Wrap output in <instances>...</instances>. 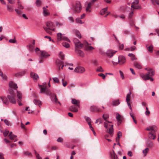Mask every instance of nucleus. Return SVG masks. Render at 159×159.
I'll list each match as a JSON object with an SVG mask.
<instances>
[{"mask_svg": "<svg viewBox=\"0 0 159 159\" xmlns=\"http://www.w3.org/2000/svg\"><path fill=\"white\" fill-rule=\"evenodd\" d=\"M86 120L87 122L88 123V125H91V120L90 118L89 117H87L86 118Z\"/></svg>", "mask_w": 159, "mask_h": 159, "instance_id": "nucleus-51", "label": "nucleus"}, {"mask_svg": "<svg viewBox=\"0 0 159 159\" xmlns=\"http://www.w3.org/2000/svg\"><path fill=\"white\" fill-rule=\"evenodd\" d=\"M46 26L47 27H44L43 28L45 31L48 34H50L52 33L51 31H54V25L53 23L50 21H48L47 23Z\"/></svg>", "mask_w": 159, "mask_h": 159, "instance_id": "nucleus-2", "label": "nucleus"}, {"mask_svg": "<svg viewBox=\"0 0 159 159\" xmlns=\"http://www.w3.org/2000/svg\"><path fill=\"white\" fill-rule=\"evenodd\" d=\"M9 133V131L5 130L4 132H3V134L5 137H6L8 134Z\"/></svg>", "mask_w": 159, "mask_h": 159, "instance_id": "nucleus-59", "label": "nucleus"}, {"mask_svg": "<svg viewBox=\"0 0 159 159\" xmlns=\"http://www.w3.org/2000/svg\"><path fill=\"white\" fill-rule=\"evenodd\" d=\"M71 102L72 104L75 105L76 107H80V101L79 100H76L75 99H73L72 100Z\"/></svg>", "mask_w": 159, "mask_h": 159, "instance_id": "nucleus-16", "label": "nucleus"}, {"mask_svg": "<svg viewBox=\"0 0 159 159\" xmlns=\"http://www.w3.org/2000/svg\"><path fill=\"white\" fill-rule=\"evenodd\" d=\"M107 7L103 8L100 11V14L102 15H104L107 11Z\"/></svg>", "mask_w": 159, "mask_h": 159, "instance_id": "nucleus-35", "label": "nucleus"}, {"mask_svg": "<svg viewBox=\"0 0 159 159\" xmlns=\"http://www.w3.org/2000/svg\"><path fill=\"white\" fill-rule=\"evenodd\" d=\"M120 103V101L119 100H116L114 101L113 102V103L112 105L113 106H116L118 105Z\"/></svg>", "mask_w": 159, "mask_h": 159, "instance_id": "nucleus-33", "label": "nucleus"}, {"mask_svg": "<svg viewBox=\"0 0 159 159\" xmlns=\"http://www.w3.org/2000/svg\"><path fill=\"white\" fill-rule=\"evenodd\" d=\"M27 46L30 51H32L33 50V46L32 44H30L29 45H27Z\"/></svg>", "mask_w": 159, "mask_h": 159, "instance_id": "nucleus-42", "label": "nucleus"}, {"mask_svg": "<svg viewBox=\"0 0 159 159\" xmlns=\"http://www.w3.org/2000/svg\"><path fill=\"white\" fill-rule=\"evenodd\" d=\"M40 89V93H45L48 95L52 96L51 95V92L48 89L47 87H40L39 88Z\"/></svg>", "mask_w": 159, "mask_h": 159, "instance_id": "nucleus-6", "label": "nucleus"}, {"mask_svg": "<svg viewBox=\"0 0 159 159\" xmlns=\"http://www.w3.org/2000/svg\"><path fill=\"white\" fill-rule=\"evenodd\" d=\"M149 73V76L151 77L155 75V71H152L151 72H148L146 74H148Z\"/></svg>", "mask_w": 159, "mask_h": 159, "instance_id": "nucleus-43", "label": "nucleus"}, {"mask_svg": "<svg viewBox=\"0 0 159 159\" xmlns=\"http://www.w3.org/2000/svg\"><path fill=\"white\" fill-rule=\"evenodd\" d=\"M62 85L64 87H65L67 85V82L66 81L64 80V79H62Z\"/></svg>", "mask_w": 159, "mask_h": 159, "instance_id": "nucleus-52", "label": "nucleus"}, {"mask_svg": "<svg viewBox=\"0 0 159 159\" xmlns=\"http://www.w3.org/2000/svg\"><path fill=\"white\" fill-rule=\"evenodd\" d=\"M4 122L7 125H10V123L7 120L5 119L4 120Z\"/></svg>", "mask_w": 159, "mask_h": 159, "instance_id": "nucleus-55", "label": "nucleus"}, {"mask_svg": "<svg viewBox=\"0 0 159 159\" xmlns=\"http://www.w3.org/2000/svg\"><path fill=\"white\" fill-rule=\"evenodd\" d=\"M116 117L117 121L120 122V123L122 121V117L119 113H117L116 114Z\"/></svg>", "mask_w": 159, "mask_h": 159, "instance_id": "nucleus-27", "label": "nucleus"}, {"mask_svg": "<svg viewBox=\"0 0 159 159\" xmlns=\"http://www.w3.org/2000/svg\"><path fill=\"white\" fill-rule=\"evenodd\" d=\"M1 99L3 104L5 105H7L9 104V101L7 98L5 97L2 98Z\"/></svg>", "mask_w": 159, "mask_h": 159, "instance_id": "nucleus-25", "label": "nucleus"}, {"mask_svg": "<svg viewBox=\"0 0 159 159\" xmlns=\"http://www.w3.org/2000/svg\"><path fill=\"white\" fill-rule=\"evenodd\" d=\"M30 75L31 77L34 80H37L39 79V76L36 73L31 72L30 73Z\"/></svg>", "mask_w": 159, "mask_h": 159, "instance_id": "nucleus-18", "label": "nucleus"}, {"mask_svg": "<svg viewBox=\"0 0 159 159\" xmlns=\"http://www.w3.org/2000/svg\"><path fill=\"white\" fill-rule=\"evenodd\" d=\"M151 1L153 4L154 5L156 3L157 5H159V0H151Z\"/></svg>", "mask_w": 159, "mask_h": 159, "instance_id": "nucleus-41", "label": "nucleus"}, {"mask_svg": "<svg viewBox=\"0 0 159 159\" xmlns=\"http://www.w3.org/2000/svg\"><path fill=\"white\" fill-rule=\"evenodd\" d=\"M62 45L63 47L67 48L70 47V45L69 44L66 42H63L62 43Z\"/></svg>", "mask_w": 159, "mask_h": 159, "instance_id": "nucleus-37", "label": "nucleus"}, {"mask_svg": "<svg viewBox=\"0 0 159 159\" xmlns=\"http://www.w3.org/2000/svg\"><path fill=\"white\" fill-rule=\"evenodd\" d=\"M9 42L11 43H15L16 42V41L15 39H10L9 40Z\"/></svg>", "mask_w": 159, "mask_h": 159, "instance_id": "nucleus-56", "label": "nucleus"}, {"mask_svg": "<svg viewBox=\"0 0 159 159\" xmlns=\"http://www.w3.org/2000/svg\"><path fill=\"white\" fill-rule=\"evenodd\" d=\"M7 10L10 12H12L13 11V9L12 7L9 5H7Z\"/></svg>", "mask_w": 159, "mask_h": 159, "instance_id": "nucleus-39", "label": "nucleus"}, {"mask_svg": "<svg viewBox=\"0 0 159 159\" xmlns=\"http://www.w3.org/2000/svg\"><path fill=\"white\" fill-rule=\"evenodd\" d=\"M131 7L133 9V10L135 9H140L141 8V7L140 6L136 5L134 6V4H132Z\"/></svg>", "mask_w": 159, "mask_h": 159, "instance_id": "nucleus-28", "label": "nucleus"}, {"mask_svg": "<svg viewBox=\"0 0 159 159\" xmlns=\"http://www.w3.org/2000/svg\"><path fill=\"white\" fill-rule=\"evenodd\" d=\"M139 3V0H135L134 1L132 2V4L134 5V6L137 5Z\"/></svg>", "mask_w": 159, "mask_h": 159, "instance_id": "nucleus-53", "label": "nucleus"}, {"mask_svg": "<svg viewBox=\"0 0 159 159\" xmlns=\"http://www.w3.org/2000/svg\"><path fill=\"white\" fill-rule=\"evenodd\" d=\"M35 153L37 159H41V158L40 157L39 154L36 151H35Z\"/></svg>", "mask_w": 159, "mask_h": 159, "instance_id": "nucleus-60", "label": "nucleus"}, {"mask_svg": "<svg viewBox=\"0 0 159 159\" xmlns=\"http://www.w3.org/2000/svg\"><path fill=\"white\" fill-rule=\"evenodd\" d=\"M110 155L111 157L113 158L114 159H118L117 155L113 150H112V152H110Z\"/></svg>", "mask_w": 159, "mask_h": 159, "instance_id": "nucleus-17", "label": "nucleus"}, {"mask_svg": "<svg viewBox=\"0 0 159 159\" xmlns=\"http://www.w3.org/2000/svg\"><path fill=\"white\" fill-rule=\"evenodd\" d=\"M116 52V51H114L112 50H109L107 51V55L108 57L110 58L112 57Z\"/></svg>", "mask_w": 159, "mask_h": 159, "instance_id": "nucleus-13", "label": "nucleus"}, {"mask_svg": "<svg viewBox=\"0 0 159 159\" xmlns=\"http://www.w3.org/2000/svg\"><path fill=\"white\" fill-rule=\"evenodd\" d=\"M134 15V11H132L130 13L129 15V18H131V17L133 16Z\"/></svg>", "mask_w": 159, "mask_h": 159, "instance_id": "nucleus-62", "label": "nucleus"}, {"mask_svg": "<svg viewBox=\"0 0 159 159\" xmlns=\"http://www.w3.org/2000/svg\"><path fill=\"white\" fill-rule=\"evenodd\" d=\"M90 109L92 110L93 111H95L96 110H97L98 111H99L98 110V109L97 107L96 106H91V107H90Z\"/></svg>", "mask_w": 159, "mask_h": 159, "instance_id": "nucleus-44", "label": "nucleus"}, {"mask_svg": "<svg viewBox=\"0 0 159 159\" xmlns=\"http://www.w3.org/2000/svg\"><path fill=\"white\" fill-rule=\"evenodd\" d=\"M130 100H129V101H126V102H127V104H128V106L129 108V109L131 110V111H132V107H131V104L129 102Z\"/></svg>", "mask_w": 159, "mask_h": 159, "instance_id": "nucleus-58", "label": "nucleus"}, {"mask_svg": "<svg viewBox=\"0 0 159 159\" xmlns=\"http://www.w3.org/2000/svg\"><path fill=\"white\" fill-rule=\"evenodd\" d=\"M146 130L148 131L151 130L150 132L155 133L157 130V128L155 125L150 126L146 128Z\"/></svg>", "mask_w": 159, "mask_h": 159, "instance_id": "nucleus-14", "label": "nucleus"}, {"mask_svg": "<svg viewBox=\"0 0 159 159\" xmlns=\"http://www.w3.org/2000/svg\"><path fill=\"white\" fill-rule=\"evenodd\" d=\"M76 22L77 23H80V24H82L83 22H82V20H80V19L79 18H78L76 19Z\"/></svg>", "mask_w": 159, "mask_h": 159, "instance_id": "nucleus-46", "label": "nucleus"}, {"mask_svg": "<svg viewBox=\"0 0 159 159\" xmlns=\"http://www.w3.org/2000/svg\"><path fill=\"white\" fill-rule=\"evenodd\" d=\"M74 42L75 44V46L78 48H82L83 46V44L81 43L79 41H78L76 39H74Z\"/></svg>", "mask_w": 159, "mask_h": 159, "instance_id": "nucleus-12", "label": "nucleus"}, {"mask_svg": "<svg viewBox=\"0 0 159 159\" xmlns=\"http://www.w3.org/2000/svg\"><path fill=\"white\" fill-rule=\"evenodd\" d=\"M59 56L61 59L62 60L64 59L65 55L62 53V52H59Z\"/></svg>", "mask_w": 159, "mask_h": 159, "instance_id": "nucleus-36", "label": "nucleus"}, {"mask_svg": "<svg viewBox=\"0 0 159 159\" xmlns=\"http://www.w3.org/2000/svg\"><path fill=\"white\" fill-rule=\"evenodd\" d=\"M74 32L75 35L79 38H81V34L79 31L77 30H75L74 31Z\"/></svg>", "mask_w": 159, "mask_h": 159, "instance_id": "nucleus-31", "label": "nucleus"}, {"mask_svg": "<svg viewBox=\"0 0 159 159\" xmlns=\"http://www.w3.org/2000/svg\"><path fill=\"white\" fill-rule=\"evenodd\" d=\"M146 47H147V49L149 52L151 53L152 52L153 46L152 45H151L149 46H148V45L147 44H146Z\"/></svg>", "mask_w": 159, "mask_h": 159, "instance_id": "nucleus-26", "label": "nucleus"}, {"mask_svg": "<svg viewBox=\"0 0 159 159\" xmlns=\"http://www.w3.org/2000/svg\"><path fill=\"white\" fill-rule=\"evenodd\" d=\"M109 116L108 114V113H105L103 114L102 116V118L106 121H108V119L109 118Z\"/></svg>", "mask_w": 159, "mask_h": 159, "instance_id": "nucleus-22", "label": "nucleus"}, {"mask_svg": "<svg viewBox=\"0 0 159 159\" xmlns=\"http://www.w3.org/2000/svg\"><path fill=\"white\" fill-rule=\"evenodd\" d=\"M98 75L102 77L103 79H105V76L104 74L102 73L99 74H98Z\"/></svg>", "mask_w": 159, "mask_h": 159, "instance_id": "nucleus-63", "label": "nucleus"}, {"mask_svg": "<svg viewBox=\"0 0 159 159\" xmlns=\"http://www.w3.org/2000/svg\"><path fill=\"white\" fill-rule=\"evenodd\" d=\"M149 73L148 74H141V76L144 80H150L151 81H152L154 80L153 78L149 76Z\"/></svg>", "mask_w": 159, "mask_h": 159, "instance_id": "nucleus-10", "label": "nucleus"}, {"mask_svg": "<svg viewBox=\"0 0 159 159\" xmlns=\"http://www.w3.org/2000/svg\"><path fill=\"white\" fill-rule=\"evenodd\" d=\"M75 72L79 73H82L85 71V69L81 66H77L74 70Z\"/></svg>", "mask_w": 159, "mask_h": 159, "instance_id": "nucleus-11", "label": "nucleus"}, {"mask_svg": "<svg viewBox=\"0 0 159 159\" xmlns=\"http://www.w3.org/2000/svg\"><path fill=\"white\" fill-rule=\"evenodd\" d=\"M57 39L58 41L61 40L66 41L70 42V41L67 37L64 36L61 33H58L57 34Z\"/></svg>", "mask_w": 159, "mask_h": 159, "instance_id": "nucleus-5", "label": "nucleus"}, {"mask_svg": "<svg viewBox=\"0 0 159 159\" xmlns=\"http://www.w3.org/2000/svg\"><path fill=\"white\" fill-rule=\"evenodd\" d=\"M0 76H1L2 78L3 79L6 80L7 79V77L5 75H3V74L2 72L1 71L0 69Z\"/></svg>", "mask_w": 159, "mask_h": 159, "instance_id": "nucleus-50", "label": "nucleus"}, {"mask_svg": "<svg viewBox=\"0 0 159 159\" xmlns=\"http://www.w3.org/2000/svg\"><path fill=\"white\" fill-rule=\"evenodd\" d=\"M56 64H57V65L59 67V70H61L60 66L61 65L63 64V61L60 60L59 59H57L56 61Z\"/></svg>", "mask_w": 159, "mask_h": 159, "instance_id": "nucleus-24", "label": "nucleus"}, {"mask_svg": "<svg viewBox=\"0 0 159 159\" xmlns=\"http://www.w3.org/2000/svg\"><path fill=\"white\" fill-rule=\"evenodd\" d=\"M149 149L148 148H146L143 151V152L144 156H145L147 154L149 151Z\"/></svg>", "mask_w": 159, "mask_h": 159, "instance_id": "nucleus-38", "label": "nucleus"}, {"mask_svg": "<svg viewBox=\"0 0 159 159\" xmlns=\"http://www.w3.org/2000/svg\"><path fill=\"white\" fill-rule=\"evenodd\" d=\"M69 110L70 111L72 112H77L78 111V109L76 107L74 106H70L69 107Z\"/></svg>", "mask_w": 159, "mask_h": 159, "instance_id": "nucleus-19", "label": "nucleus"}, {"mask_svg": "<svg viewBox=\"0 0 159 159\" xmlns=\"http://www.w3.org/2000/svg\"><path fill=\"white\" fill-rule=\"evenodd\" d=\"M53 95L55 97V98L54 99V101L56 103H57L58 102L59 103V104H60V105H61V104L60 103L59 101H58V99H57V98L56 97V95L53 94Z\"/></svg>", "mask_w": 159, "mask_h": 159, "instance_id": "nucleus-49", "label": "nucleus"}, {"mask_svg": "<svg viewBox=\"0 0 159 159\" xmlns=\"http://www.w3.org/2000/svg\"><path fill=\"white\" fill-rule=\"evenodd\" d=\"M52 80L53 82L55 83H58L59 82L58 79L57 77H53L52 78Z\"/></svg>", "mask_w": 159, "mask_h": 159, "instance_id": "nucleus-47", "label": "nucleus"}, {"mask_svg": "<svg viewBox=\"0 0 159 159\" xmlns=\"http://www.w3.org/2000/svg\"><path fill=\"white\" fill-rule=\"evenodd\" d=\"M155 133L150 132L148 134V137L149 138L151 139H156V137L154 134Z\"/></svg>", "mask_w": 159, "mask_h": 159, "instance_id": "nucleus-23", "label": "nucleus"}, {"mask_svg": "<svg viewBox=\"0 0 159 159\" xmlns=\"http://www.w3.org/2000/svg\"><path fill=\"white\" fill-rule=\"evenodd\" d=\"M25 71L24 70L22 72H19L16 73L15 74V76L16 77H21L25 75Z\"/></svg>", "mask_w": 159, "mask_h": 159, "instance_id": "nucleus-20", "label": "nucleus"}, {"mask_svg": "<svg viewBox=\"0 0 159 159\" xmlns=\"http://www.w3.org/2000/svg\"><path fill=\"white\" fill-rule=\"evenodd\" d=\"M46 85H47V83L46 82H44V83H43V84H42V85H39V84L38 85V86H39V88H40V87H47Z\"/></svg>", "mask_w": 159, "mask_h": 159, "instance_id": "nucleus-54", "label": "nucleus"}, {"mask_svg": "<svg viewBox=\"0 0 159 159\" xmlns=\"http://www.w3.org/2000/svg\"><path fill=\"white\" fill-rule=\"evenodd\" d=\"M10 139L11 140H13L16 137V136L14 134L12 135L11 136H9Z\"/></svg>", "mask_w": 159, "mask_h": 159, "instance_id": "nucleus-61", "label": "nucleus"}, {"mask_svg": "<svg viewBox=\"0 0 159 159\" xmlns=\"http://www.w3.org/2000/svg\"><path fill=\"white\" fill-rule=\"evenodd\" d=\"M134 65L135 67L138 69H140L142 68L141 66L137 62L134 63Z\"/></svg>", "mask_w": 159, "mask_h": 159, "instance_id": "nucleus-34", "label": "nucleus"}, {"mask_svg": "<svg viewBox=\"0 0 159 159\" xmlns=\"http://www.w3.org/2000/svg\"><path fill=\"white\" fill-rule=\"evenodd\" d=\"M10 95L7 96V98L9 101L12 104H15L16 103V100L14 98V96L13 94V92H10Z\"/></svg>", "mask_w": 159, "mask_h": 159, "instance_id": "nucleus-8", "label": "nucleus"}, {"mask_svg": "<svg viewBox=\"0 0 159 159\" xmlns=\"http://www.w3.org/2000/svg\"><path fill=\"white\" fill-rule=\"evenodd\" d=\"M112 62L114 65H116L119 62L120 64H123L125 62V58L124 56H120L118 57L116 61H112Z\"/></svg>", "mask_w": 159, "mask_h": 159, "instance_id": "nucleus-4", "label": "nucleus"}, {"mask_svg": "<svg viewBox=\"0 0 159 159\" xmlns=\"http://www.w3.org/2000/svg\"><path fill=\"white\" fill-rule=\"evenodd\" d=\"M130 100H129V101H126V102H127V104H128V106L129 108V109L131 110V111H132V107H131V104L129 102Z\"/></svg>", "mask_w": 159, "mask_h": 159, "instance_id": "nucleus-57", "label": "nucleus"}, {"mask_svg": "<svg viewBox=\"0 0 159 159\" xmlns=\"http://www.w3.org/2000/svg\"><path fill=\"white\" fill-rule=\"evenodd\" d=\"M40 52V54L39 55V63H42L44 58L48 57L50 56V54L45 51H41Z\"/></svg>", "mask_w": 159, "mask_h": 159, "instance_id": "nucleus-3", "label": "nucleus"}, {"mask_svg": "<svg viewBox=\"0 0 159 159\" xmlns=\"http://www.w3.org/2000/svg\"><path fill=\"white\" fill-rule=\"evenodd\" d=\"M36 4L37 5L40 6L41 4V1L40 0H37L36 1Z\"/></svg>", "mask_w": 159, "mask_h": 159, "instance_id": "nucleus-64", "label": "nucleus"}, {"mask_svg": "<svg viewBox=\"0 0 159 159\" xmlns=\"http://www.w3.org/2000/svg\"><path fill=\"white\" fill-rule=\"evenodd\" d=\"M75 52L76 53H77V54L80 57H83L84 56V53L83 51H82L78 49H75Z\"/></svg>", "mask_w": 159, "mask_h": 159, "instance_id": "nucleus-21", "label": "nucleus"}, {"mask_svg": "<svg viewBox=\"0 0 159 159\" xmlns=\"http://www.w3.org/2000/svg\"><path fill=\"white\" fill-rule=\"evenodd\" d=\"M85 46L86 47L87 50H89V51H91L94 49L93 47L89 46L88 43H86L85 44Z\"/></svg>", "mask_w": 159, "mask_h": 159, "instance_id": "nucleus-30", "label": "nucleus"}, {"mask_svg": "<svg viewBox=\"0 0 159 159\" xmlns=\"http://www.w3.org/2000/svg\"><path fill=\"white\" fill-rule=\"evenodd\" d=\"M43 13L45 16H46L49 14L48 10L46 9L45 7H43Z\"/></svg>", "mask_w": 159, "mask_h": 159, "instance_id": "nucleus-29", "label": "nucleus"}, {"mask_svg": "<svg viewBox=\"0 0 159 159\" xmlns=\"http://www.w3.org/2000/svg\"><path fill=\"white\" fill-rule=\"evenodd\" d=\"M34 102L35 105H39V107H40V105H41V102L40 100L37 99H34Z\"/></svg>", "mask_w": 159, "mask_h": 159, "instance_id": "nucleus-32", "label": "nucleus"}, {"mask_svg": "<svg viewBox=\"0 0 159 159\" xmlns=\"http://www.w3.org/2000/svg\"><path fill=\"white\" fill-rule=\"evenodd\" d=\"M96 71L97 72H103L104 71V70L102 69L101 66L98 67V68L96 70Z\"/></svg>", "mask_w": 159, "mask_h": 159, "instance_id": "nucleus-48", "label": "nucleus"}, {"mask_svg": "<svg viewBox=\"0 0 159 159\" xmlns=\"http://www.w3.org/2000/svg\"><path fill=\"white\" fill-rule=\"evenodd\" d=\"M9 87L10 88V92H13V89H16L18 88L17 84L11 81L9 83Z\"/></svg>", "mask_w": 159, "mask_h": 159, "instance_id": "nucleus-9", "label": "nucleus"}, {"mask_svg": "<svg viewBox=\"0 0 159 159\" xmlns=\"http://www.w3.org/2000/svg\"><path fill=\"white\" fill-rule=\"evenodd\" d=\"M131 94V93L130 91H129V93L127 95L126 97V101H129V100H130V98Z\"/></svg>", "mask_w": 159, "mask_h": 159, "instance_id": "nucleus-45", "label": "nucleus"}, {"mask_svg": "<svg viewBox=\"0 0 159 159\" xmlns=\"http://www.w3.org/2000/svg\"><path fill=\"white\" fill-rule=\"evenodd\" d=\"M17 96L18 98V100H21L22 98V94L18 91L17 92Z\"/></svg>", "mask_w": 159, "mask_h": 159, "instance_id": "nucleus-40", "label": "nucleus"}, {"mask_svg": "<svg viewBox=\"0 0 159 159\" xmlns=\"http://www.w3.org/2000/svg\"><path fill=\"white\" fill-rule=\"evenodd\" d=\"M97 0H92V1L88 3L87 7L86 8V11H87L90 12V11L89 10V9L91 7V6L93 5L94 2Z\"/></svg>", "mask_w": 159, "mask_h": 159, "instance_id": "nucleus-15", "label": "nucleus"}, {"mask_svg": "<svg viewBox=\"0 0 159 159\" xmlns=\"http://www.w3.org/2000/svg\"><path fill=\"white\" fill-rule=\"evenodd\" d=\"M110 124H112L111 121H105L104 123V125L107 129L106 132L109 134L110 136L111 137L113 134V125Z\"/></svg>", "mask_w": 159, "mask_h": 159, "instance_id": "nucleus-1", "label": "nucleus"}, {"mask_svg": "<svg viewBox=\"0 0 159 159\" xmlns=\"http://www.w3.org/2000/svg\"><path fill=\"white\" fill-rule=\"evenodd\" d=\"M81 10V6L80 2L77 1L73 8V10L75 12L79 13Z\"/></svg>", "mask_w": 159, "mask_h": 159, "instance_id": "nucleus-7", "label": "nucleus"}]
</instances>
